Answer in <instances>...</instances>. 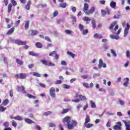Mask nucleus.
Listing matches in <instances>:
<instances>
[{
    "label": "nucleus",
    "mask_w": 130,
    "mask_h": 130,
    "mask_svg": "<svg viewBox=\"0 0 130 130\" xmlns=\"http://www.w3.org/2000/svg\"><path fill=\"white\" fill-rule=\"evenodd\" d=\"M62 121L63 123H66V122L67 123V127L69 130L74 129V128H75V127H76V126L78 125V122L74 120H73L71 121V123H70L71 118L69 116H67L65 118H64Z\"/></svg>",
    "instance_id": "obj_1"
},
{
    "label": "nucleus",
    "mask_w": 130,
    "mask_h": 130,
    "mask_svg": "<svg viewBox=\"0 0 130 130\" xmlns=\"http://www.w3.org/2000/svg\"><path fill=\"white\" fill-rule=\"evenodd\" d=\"M11 42L12 43H15V44H17V45H26L27 44V42L25 41H22L20 40H14L12 39L11 40Z\"/></svg>",
    "instance_id": "obj_2"
},
{
    "label": "nucleus",
    "mask_w": 130,
    "mask_h": 130,
    "mask_svg": "<svg viewBox=\"0 0 130 130\" xmlns=\"http://www.w3.org/2000/svg\"><path fill=\"white\" fill-rule=\"evenodd\" d=\"M15 78L16 79H20L21 80H24V79H26L27 78V75L25 73H20L17 74L15 75Z\"/></svg>",
    "instance_id": "obj_3"
},
{
    "label": "nucleus",
    "mask_w": 130,
    "mask_h": 130,
    "mask_svg": "<svg viewBox=\"0 0 130 130\" xmlns=\"http://www.w3.org/2000/svg\"><path fill=\"white\" fill-rule=\"evenodd\" d=\"M41 62H42L43 64L45 66H48V67H54V66H55L54 63L48 61L47 60H41Z\"/></svg>",
    "instance_id": "obj_4"
},
{
    "label": "nucleus",
    "mask_w": 130,
    "mask_h": 130,
    "mask_svg": "<svg viewBox=\"0 0 130 130\" xmlns=\"http://www.w3.org/2000/svg\"><path fill=\"white\" fill-rule=\"evenodd\" d=\"M49 94L52 98H55L56 97V94L55 93V88L53 87H51L49 89Z\"/></svg>",
    "instance_id": "obj_5"
},
{
    "label": "nucleus",
    "mask_w": 130,
    "mask_h": 130,
    "mask_svg": "<svg viewBox=\"0 0 130 130\" xmlns=\"http://www.w3.org/2000/svg\"><path fill=\"white\" fill-rule=\"evenodd\" d=\"M107 68L106 63H103V60L101 58L99 61L98 69H101L102 68Z\"/></svg>",
    "instance_id": "obj_6"
},
{
    "label": "nucleus",
    "mask_w": 130,
    "mask_h": 130,
    "mask_svg": "<svg viewBox=\"0 0 130 130\" xmlns=\"http://www.w3.org/2000/svg\"><path fill=\"white\" fill-rule=\"evenodd\" d=\"M130 25L129 23H127L126 27L124 28V37H126L127 36V34H128V30H129Z\"/></svg>",
    "instance_id": "obj_7"
},
{
    "label": "nucleus",
    "mask_w": 130,
    "mask_h": 130,
    "mask_svg": "<svg viewBox=\"0 0 130 130\" xmlns=\"http://www.w3.org/2000/svg\"><path fill=\"white\" fill-rule=\"evenodd\" d=\"M117 125H115L114 126V129L115 130H121V126L122 125L121 124V122H118L116 123Z\"/></svg>",
    "instance_id": "obj_8"
},
{
    "label": "nucleus",
    "mask_w": 130,
    "mask_h": 130,
    "mask_svg": "<svg viewBox=\"0 0 130 130\" xmlns=\"http://www.w3.org/2000/svg\"><path fill=\"white\" fill-rule=\"evenodd\" d=\"M122 121L123 122H124L125 124V129L130 130V121H126L124 120H123Z\"/></svg>",
    "instance_id": "obj_9"
},
{
    "label": "nucleus",
    "mask_w": 130,
    "mask_h": 130,
    "mask_svg": "<svg viewBox=\"0 0 130 130\" xmlns=\"http://www.w3.org/2000/svg\"><path fill=\"white\" fill-rule=\"evenodd\" d=\"M17 89L18 92H22V93H26V91H25V87L24 86H17Z\"/></svg>",
    "instance_id": "obj_10"
},
{
    "label": "nucleus",
    "mask_w": 130,
    "mask_h": 130,
    "mask_svg": "<svg viewBox=\"0 0 130 130\" xmlns=\"http://www.w3.org/2000/svg\"><path fill=\"white\" fill-rule=\"evenodd\" d=\"M88 10H89V5L87 3H84L83 7V12L85 13V14H87Z\"/></svg>",
    "instance_id": "obj_11"
},
{
    "label": "nucleus",
    "mask_w": 130,
    "mask_h": 130,
    "mask_svg": "<svg viewBox=\"0 0 130 130\" xmlns=\"http://www.w3.org/2000/svg\"><path fill=\"white\" fill-rule=\"evenodd\" d=\"M69 111H72V107H69L67 109H63V110L61 112V114H64L66 113H68Z\"/></svg>",
    "instance_id": "obj_12"
},
{
    "label": "nucleus",
    "mask_w": 130,
    "mask_h": 130,
    "mask_svg": "<svg viewBox=\"0 0 130 130\" xmlns=\"http://www.w3.org/2000/svg\"><path fill=\"white\" fill-rule=\"evenodd\" d=\"M95 12V7H92L90 9L86 12V14L87 15H92L93 13Z\"/></svg>",
    "instance_id": "obj_13"
},
{
    "label": "nucleus",
    "mask_w": 130,
    "mask_h": 130,
    "mask_svg": "<svg viewBox=\"0 0 130 130\" xmlns=\"http://www.w3.org/2000/svg\"><path fill=\"white\" fill-rule=\"evenodd\" d=\"M93 38L94 39H102L103 38V37L102 35H99L98 34H95L93 36Z\"/></svg>",
    "instance_id": "obj_14"
},
{
    "label": "nucleus",
    "mask_w": 130,
    "mask_h": 130,
    "mask_svg": "<svg viewBox=\"0 0 130 130\" xmlns=\"http://www.w3.org/2000/svg\"><path fill=\"white\" fill-rule=\"evenodd\" d=\"M82 20L84 22H86V24H88L89 23V22H90V21H91V18H89L87 16H85V17H83Z\"/></svg>",
    "instance_id": "obj_15"
},
{
    "label": "nucleus",
    "mask_w": 130,
    "mask_h": 130,
    "mask_svg": "<svg viewBox=\"0 0 130 130\" xmlns=\"http://www.w3.org/2000/svg\"><path fill=\"white\" fill-rule=\"evenodd\" d=\"M28 54L29 55H31V56H35L36 57L39 56V54L36 53L34 52V51H29L28 53Z\"/></svg>",
    "instance_id": "obj_16"
},
{
    "label": "nucleus",
    "mask_w": 130,
    "mask_h": 130,
    "mask_svg": "<svg viewBox=\"0 0 130 130\" xmlns=\"http://www.w3.org/2000/svg\"><path fill=\"white\" fill-rule=\"evenodd\" d=\"M32 4V1L29 0L28 2L27 5L25 6V9L27 10H30V7H31V5Z\"/></svg>",
    "instance_id": "obj_17"
},
{
    "label": "nucleus",
    "mask_w": 130,
    "mask_h": 130,
    "mask_svg": "<svg viewBox=\"0 0 130 130\" xmlns=\"http://www.w3.org/2000/svg\"><path fill=\"white\" fill-rule=\"evenodd\" d=\"M124 81L125 82L123 83L124 87H127V85H128V82H129V79L128 78H125L124 79Z\"/></svg>",
    "instance_id": "obj_18"
},
{
    "label": "nucleus",
    "mask_w": 130,
    "mask_h": 130,
    "mask_svg": "<svg viewBox=\"0 0 130 130\" xmlns=\"http://www.w3.org/2000/svg\"><path fill=\"white\" fill-rule=\"evenodd\" d=\"M78 97H79L80 100H81V101H85L87 100V98H86V96H85L82 94L79 95Z\"/></svg>",
    "instance_id": "obj_19"
},
{
    "label": "nucleus",
    "mask_w": 130,
    "mask_h": 130,
    "mask_svg": "<svg viewBox=\"0 0 130 130\" xmlns=\"http://www.w3.org/2000/svg\"><path fill=\"white\" fill-rule=\"evenodd\" d=\"M71 19H72V24L75 25L77 23V18L76 16L71 15Z\"/></svg>",
    "instance_id": "obj_20"
},
{
    "label": "nucleus",
    "mask_w": 130,
    "mask_h": 130,
    "mask_svg": "<svg viewBox=\"0 0 130 130\" xmlns=\"http://www.w3.org/2000/svg\"><path fill=\"white\" fill-rule=\"evenodd\" d=\"M91 24L93 29H95V28H96V20L95 19L92 18L91 19Z\"/></svg>",
    "instance_id": "obj_21"
},
{
    "label": "nucleus",
    "mask_w": 130,
    "mask_h": 130,
    "mask_svg": "<svg viewBox=\"0 0 130 130\" xmlns=\"http://www.w3.org/2000/svg\"><path fill=\"white\" fill-rule=\"evenodd\" d=\"M110 6L112 9H115V7H116V3L114 2V1H112L110 4Z\"/></svg>",
    "instance_id": "obj_22"
},
{
    "label": "nucleus",
    "mask_w": 130,
    "mask_h": 130,
    "mask_svg": "<svg viewBox=\"0 0 130 130\" xmlns=\"http://www.w3.org/2000/svg\"><path fill=\"white\" fill-rule=\"evenodd\" d=\"M30 35L31 36H36L38 34V31L35 30H31L30 31Z\"/></svg>",
    "instance_id": "obj_23"
},
{
    "label": "nucleus",
    "mask_w": 130,
    "mask_h": 130,
    "mask_svg": "<svg viewBox=\"0 0 130 130\" xmlns=\"http://www.w3.org/2000/svg\"><path fill=\"white\" fill-rule=\"evenodd\" d=\"M15 31V27L11 28L7 32V35H11L14 33V31Z\"/></svg>",
    "instance_id": "obj_24"
},
{
    "label": "nucleus",
    "mask_w": 130,
    "mask_h": 130,
    "mask_svg": "<svg viewBox=\"0 0 130 130\" xmlns=\"http://www.w3.org/2000/svg\"><path fill=\"white\" fill-rule=\"evenodd\" d=\"M16 61L18 64H19V66H23L24 64V62L22 60L16 58Z\"/></svg>",
    "instance_id": "obj_25"
},
{
    "label": "nucleus",
    "mask_w": 130,
    "mask_h": 130,
    "mask_svg": "<svg viewBox=\"0 0 130 130\" xmlns=\"http://www.w3.org/2000/svg\"><path fill=\"white\" fill-rule=\"evenodd\" d=\"M25 121L26 123H28V124H31V123H35L34 121H32V120L29 119V118H26L25 119Z\"/></svg>",
    "instance_id": "obj_26"
},
{
    "label": "nucleus",
    "mask_w": 130,
    "mask_h": 130,
    "mask_svg": "<svg viewBox=\"0 0 130 130\" xmlns=\"http://www.w3.org/2000/svg\"><path fill=\"white\" fill-rule=\"evenodd\" d=\"M30 74H32L34 77H37V78H40V77H41V75L37 72H31Z\"/></svg>",
    "instance_id": "obj_27"
},
{
    "label": "nucleus",
    "mask_w": 130,
    "mask_h": 130,
    "mask_svg": "<svg viewBox=\"0 0 130 130\" xmlns=\"http://www.w3.org/2000/svg\"><path fill=\"white\" fill-rule=\"evenodd\" d=\"M110 37L112 39H115L116 40H118V39H119V37H118V36H115L114 35H110Z\"/></svg>",
    "instance_id": "obj_28"
},
{
    "label": "nucleus",
    "mask_w": 130,
    "mask_h": 130,
    "mask_svg": "<svg viewBox=\"0 0 130 130\" xmlns=\"http://www.w3.org/2000/svg\"><path fill=\"white\" fill-rule=\"evenodd\" d=\"M84 125L87 128H90V127L94 126V124L91 123H84Z\"/></svg>",
    "instance_id": "obj_29"
},
{
    "label": "nucleus",
    "mask_w": 130,
    "mask_h": 130,
    "mask_svg": "<svg viewBox=\"0 0 130 130\" xmlns=\"http://www.w3.org/2000/svg\"><path fill=\"white\" fill-rule=\"evenodd\" d=\"M120 16H121L120 11H118L117 15H114L113 16V19H120Z\"/></svg>",
    "instance_id": "obj_30"
},
{
    "label": "nucleus",
    "mask_w": 130,
    "mask_h": 130,
    "mask_svg": "<svg viewBox=\"0 0 130 130\" xmlns=\"http://www.w3.org/2000/svg\"><path fill=\"white\" fill-rule=\"evenodd\" d=\"M36 46L38 48H42V47L43 46V45L40 42H37L36 43Z\"/></svg>",
    "instance_id": "obj_31"
},
{
    "label": "nucleus",
    "mask_w": 130,
    "mask_h": 130,
    "mask_svg": "<svg viewBox=\"0 0 130 130\" xmlns=\"http://www.w3.org/2000/svg\"><path fill=\"white\" fill-rule=\"evenodd\" d=\"M88 122H90V116L87 115L86 116V118H85V123H88Z\"/></svg>",
    "instance_id": "obj_32"
},
{
    "label": "nucleus",
    "mask_w": 130,
    "mask_h": 130,
    "mask_svg": "<svg viewBox=\"0 0 130 130\" xmlns=\"http://www.w3.org/2000/svg\"><path fill=\"white\" fill-rule=\"evenodd\" d=\"M117 23V22H116V21H115V22L112 23L109 27V29L110 30H112V29H113V27H114V26H115V25H116Z\"/></svg>",
    "instance_id": "obj_33"
},
{
    "label": "nucleus",
    "mask_w": 130,
    "mask_h": 130,
    "mask_svg": "<svg viewBox=\"0 0 130 130\" xmlns=\"http://www.w3.org/2000/svg\"><path fill=\"white\" fill-rule=\"evenodd\" d=\"M15 120H19V121H21V120H23V117L20 116L19 115H17L15 116Z\"/></svg>",
    "instance_id": "obj_34"
},
{
    "label": "nucleus",
    "mask_w": 130,
    "mask_h": 130,
    "mask_svg": "<svg viewBox=\"0 0 130 130\" xmlns=\"http://www.w3.org/2000/svg\"><path fill=\"white\" fill-rule=\"evenodd\" d=\"M90 103L91 108H96V104L93 101H90Z\"/></svg>",
    "instance_id": "obj_35"
},
{
    "label": "nucleus",
    "mask_w": 130,
    "mask_h": 130,
    "mask_svg": "<svg viewBox=\"0 0 130 130\" xmlns=\"http://www.w3.org/2000/svg\"><path fill=\"white\" fill-rule=\"evenodd\" d=\"M47 7V5L46 4H39L37 6V8H46Z\"/></svg>",
    "instance_id": "obj_36"
},
{
    "label": "nucleus",
    "mask_w": 130,
    "mask_h": 130,
    "mask_svg": "<svg viewBox=\"0 0 130 130\" xmlns=\"http://www.w3.org/2000/svg\"><path fill=\"white\" fill-rule=\"evenodd\" d=\"M12 7H13V5L11 4L8 5V13L9 14H10V13H11V11H12Z\"/></svg>",
    "instance_id": "obj_37"
},
{
    "label": "nucleus",
    "mask_w": 130,
    "mask_h": 130,
    "mask_svg": "<svg viewBox=\"0 0 130 130\" xmlns=\"http://www.w3.org/2000/svg\"><path fill=\"white\" fill-rule=\"evenodd\" d=\"M111 53L113 54V56H114V57H116V56H117L116 52H115V51H114V50H113V49H111Z\"/></svg>",
    "instance_id": "obj_38"
},
{
    "label": "nucleus",
    "mask_w": 130,
    "mask_h": 130,
    "mask_svg": "<svg viewBox=\"0 0 130 130\" xmlns=\"http://www.w3.org/2000/svg\"><path fill=\"white\" fill-rule=\"evenodd\" d=\"M29 20L25 21V28L27 30L29 29Z\"/></svg>",
    "instance_id": "obj_39"
},
{
    "label": "nucleus",
    "mask_w": 130,
    "mask_h": 130,
    "mask_svg": "<svg viewBox=\"0 0 130 130\" xmlns=\"http://www.w3.org/2000/svg\"><path fill=\"white\" fill-rule=\"evenodd\" d=\"M27 96L28 97V98H30V99H36V96H34L31 94L28 93L27 94Z\"/></svg>",
    "instance_id": "obj_40"
},
{
    "label": "nucleus",
    "mask_w": 130,
    "mask_h": 130,
    "mask_svg": "<svg viewBox=\"0 0 130 130\" xmlns=\"http://www.w3.org/2000/svg\"><path fill=\"white\" fill-rule=\"evenodd\" d=\"M67 54H68V55H70V56H72L73 58L76 56V55L71 51H68Z\"/></svg>",
    "instance_id": "obj_41"
},
{
    "label": "nucleus",
    "mask_w": 130,
    "mask_h": 130,
    "mask_svg": "<svg viewBox=\"0 0 130 130\" xmlns=\"http://www.w3.org/2000/svg\"><path fill=\"white\" fill-rule=\"evenodd\" d=\"M62 88L64 89H71V86L68 85V84H63L62 85Z\"/></svg>",
    "instance_id": "obj_42"
},
{
    "label": "nucleus",
    "mask_w": 130,
    "mask_h": 130,
    "mask_svg": "<svg viewBox=\"0 0 130 130\" xmlns=\"http://www.w3.org/2000/svg\"><path fill=\"white\" fill-rule=\"evenodd\" d=\"M2 104L4 106H6V105H8L9 104V100L8 99H6L2 103Z\"/></svg>",
    "instance_id": "obj_43"
},
{
    "label": "nucleus",
    "mask_w": 130,
    "mask_h": 130,
    "mask_svg": "<svg viewBox=\"0 0 130 130\" xmlns=\"http://www.w3.org/2000/svg\"><path fill=\"white\" fill-rule=\"evenodd\" d=\"M65 32L67 34H69V35H71V34H74V32L70 29H66Z\"/></svg>",
    "instance_id": "obj_44"
},
{
    "label": "nucleus",
    "mask_w": 130,
    "mask_h": 130,
    "mask_svg": "<svg viewBox=\"0 0 130 130\" xmlns=\"http://www.w3.org/2000/svg\"><path fill=\"white\" fill-rule=\"evenodd\" d=\"M52 114V112L51 111H47L44 113V116H48V115H50V114Z\"/></svg>",
    "instance_id": "obj_45"
},
{
    "label": "nucleus",
    "mask_w": 130,
    "mask_h": 130,
    "mask_svg": "<svg viewBox=\"0 0 130 130\" xmlns=\"http://www.w3.org/2000/svg\"><path fill=\"white\" fill-rule=\"evenodd\" d=\"M59 6L61 8L66 9V8H67V3H61L59 4Z\"/></svg>",
    "instance_id": "obj_46"
},
{
    "label": "nucleus",
    "mask_w": 130,
    "mask_h": 130,
    "mask_svg": "<svg viewBox=\"0 0 130 130\" xmlns=\"http://www.w3.org/2000/svg\"><path fill=\"white\" fill-rule=\"evenodd\" d=\"M79 28L81 32L83 31V30H84V25H83V24H79Z\"/></svg>",
    "instance_id": "obj_47"
},
{
    "label": "nucleus",
    "mask_w": 130,
    "mask_h": 130,
    "mask_svg": "<svg viewBox=\"0 0 130 130\" xmlns=\"http://www.w3.org/2000/svg\"><path fill=\"white\" fill-rule=\"evenodd\" d=\"M82 85L85 88H87L88 89H89V88H90V86L89 85V84H88L87 83L83 82L82 83Z\"/></svg>",
    "instance_id": "obj_48"
},
{
    "label": "nucleus",
    "mask_w": 130,
    "mask_h": 130,
    "mask_svg": "<svg viewBox=\"0 0 130 130\" xmlns=\"http://www.w3.org/2000/svg\"><path fill=\"white\" fill-rule=\"evenodd\" d=\"M107 127H110L111 126V121L109 120L106 124Z\"/></svg>",
    "instance_id": "obj_49"
},
{
    "label": "nucleus",
    "mask_w": 130,
    "mask_h": 130,
    "mask_svg": "<svg viewBox=\"0 0 130 130\" xmlns=\"http://www.w3.org/2000/svg\"><path fill=\"white\" fill-rule=\"evenodd\" d=\"M12 125L14 127H17V122H16V121H15V120H14L12 121Z\"/></svg>",
    "instance_id": "obj_50"
},
{
    "label": "nucleus",
    "mask_w": 130,
    "mask_h": 130,
    "mask_svg": "<svg viewBox=\"0 0 130 130\" xmlns=\"http://www.w3.org/2000/svg\"><path fill=\"white\" fill-rule=\"evenodd\" d=\"M71 9L73 13H76V12H77V8L74 7V6H71Z\"/></svg>",
    "instance_id": "obj_51"
},
{
    "label": "nucleus",
    "mask_w": 130,
    "mask_h": 130,
    "mask_svg": "<svg viewBox=\"0 0 130 130\" xmlns=\"http://www.w3.org/2000/svg\"><path fill=\"white\" fill-rule=\"evenodd\" d=\"M6 109H7L6 108L0 106V112H4V111H6Z\"/></svg>",
    "instance_id": "obj_52"
},
{
    "label": "nucleus",
    "mask_w": 130,
    "mask_h": 130,
    "mask_svg": "<svg viewBox=\"0 0 130 130\" xmlns=\"http://www.w3.org/2000/svg\"><path fill=\"white\" fill-rule=\"evenodd\" d=\"M89 30L88 29H85L82 31V35H87L88 33Z\"/></svg>",
    "instance_id": "obj_53"
},
{
    "label": "nucleus",
    "mask_w": 130,
    "mask_h": 130,
    "mask_svg": "<svg viewBox=\"0 0 130 130\" xmlns=\"http://www.w3.org/2000/svg\"><path fill=\"white\" fill-rule=\"evenodd\" d=\"M11 2L13 7H15V6H17V2L15 1V0H11Z\"/></svg>",
    "instance_id": "obj_54"
},
{
    "label": "nucleus",
    "mask_w": 130,
    "mask_h": 130,
    "mask_svg": "<svg viewBox=\"0 0 130 130\" xmlns=\"http://www.w3.org/2000/svg\"><path fill=\"white\" fill-rule=\"evenodd\" d=\"M9 125H10V123H9V122H5L4 123V126L5 127H9Z\"/></svg>",
    "instance_id": "obj_55"
},
{
    "label": "nucleus",
    "mask_w": 130,
    "mask_h": 130,
    "mask_svg": "<svg viewBox=\"0 0 130 130\" xmlns=\"http://www.w3.org/2000/svg\"><path fill=\"white\" fill-rule=\"evenodd\" d=\"M62 81L61 80H56V82H55V85H59V84H62Z\"/></svg>",
    "instance_id": "obj_56"
},
{
    "label": "nucleus",
    "mask_w": 130,
    "mask_h": 130,
    "mask_svg": "<svg viewBox=\"0 0 130 130\" xmlns=\"http://www.w3.org/2000/svg\"><path fill=\"white\" fill-rule=\"evenodd\" d=\"M61 66H68V63H67L64 60H62L61 61Z\"/></svg>",
    "instance_id": "obj_57"
},
{
    "label": "nucleus",
    "mask_w": 130,
    "mask_h": 130,
    "mask_svg": "<svg viewBox=\"0 0 130 130\" xmlns=\"http://www.w3.org/2000/svg\"><path fill=\"white\" fill-rule=\"evenodd\" d=\"M89 76H88V75H82L81 76V78H82V79H83L84 80L88 78Z\"/></svg>",
    "instance_id": "obj_58"
},
{
    "label": "nucleus",
    "mask_w": 130,
    "mask_h": 130,
    "mask_svg": "<svg viewBox=\"0 0 130 130\" xmlns=\"http://www.w3.org/2000/svg\"><path fill=\"white\" fill-rule=\"evenodd\" d=\"M54 54H56V51L51 52L49 55V56H52V55H54Z\"/></svg>",
    "instance_id": "obj_59"
},
{
    "label": "nucleus",
    "mask_w": 130,
    "mask_h": 130,
    "mask_svg": "<svg viewBox=\"0 0 130 130\" xmlns=\"http://www.w3.org/2000/svg\"><path fill=\"white\" fill-rule=\"evenodd\" d=\"M126 56L128 58H130V52L128 50L126 52Z\"/></svg>",
    "instance_id": "obj_60"
},
{
    "label": "nucleus",
    "mask_w": 130,
    "mask_h": 130,
    "mask_svg": "<svg viewBox=\"0 0 130 130\" xmlns=\"http://www.w3.org/2000/svg\"><path fill=\"white\" fill-rule=\"evenodd\" d=\"M102 15L103 16V17H105L106 16V11L102 10Z\"/></svg>",
    "instance_id": "obj_61"
},
{
    "label": "nucleus",
    "mask_w": 130,
    "mask_h": 130,
    "mask_svg": "<svg viewBox=\"0 0 130 130\" xmlns=\"http://www.w3.org/2000/svg\"><path fill=\"white\" fill-rule=\"evenodd\" d=\"M58 15V12L57 11H55L53 14V17H56V16H57Z\"/></svg>",
    "instance_id": "obj_62"
},
{
    "label": "nucleus",
    "mask_w": 130,
    "mask_h": 130,
    "mask_svg": "<svg viewBox=\"0 0 130 130\" xmlns=\"http://www.w3.org/2000/svg\"><path fill=\"white\" fill-rule=\"evenodd\" d=\"M82 108V105L79 104L77 106V109L78 111H80V108Z\"/></svg>",
    "instance_id": "obj_63"
},
{
    "label": "nucleus",
    "mask_w": 130,
    "mask_h": 130,
    "mask_svg": "<svg viewBox=\"0 0 130 130\" xmlns=\"http://www.w3.org/2000/svg\"><path fill=\"white\" fill-rule=\"evenodd\" d=\"M119 104H120V105L123 106L124 105L125 103H124V101L120 100L119 101Z\"/></svg>",
    "instance_id": "obj_64"
}]
</instances>
